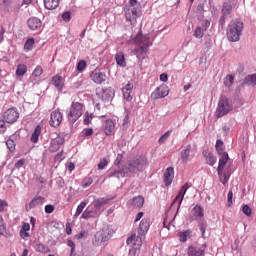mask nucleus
<instances>
[{
  "label": "nucleus",
  "instance_id": "1",
  "mask_svg": "<svg viewBox=\"0 0 256 256\" xmlns=\"http://www.w3.org/2000/svg\"><path fill=\"white\" fill-rule=\"evenodd\" d=\"M216 151L220 157L218 162V168H217L218 177L220 181L224 185H226L227 183H229V179L231 177V167L227 166L225 168V166L229 161V154L225 152V150L223 149V141L221 140L216 141Z\"/></svg>",
  "mask_w": 256,
  "mask_h": 256
},
{
  "label": "nucleus",
  "instance_id": "2",
  "mask_svg": "<svg viewBox=\"0 0 256 256\" xmlns=\"http://www.w3.org/2000/svg\"><path fill=\"white\" fill-rule=\"evenodd\" d=\"M135 41L137 43H140V45L142 46L136 48L134 50V54L140 61H143V59H147V53L149 51L148 49L149 47H151V42L149 41V37L143 36V35H137L135 38Z\"/></svg>",
  "mask_w": 256,
  "mask_h": 256
},
{
  "label": "nucleus",
  "instance_id": "3",
  "mask_svg": "<svg viewBox=\"0 0 256 256\" xmlns=\"http://www.w3.org/2000/svg\"><path fill=\"white\" fill-rule=\"evenodd\" d=\"M241 33H243V22L239 20H234L227 28V37L231 42L239 41L241 37Z\"/></svg>",
  "mask_w": 256,
  "mask_h": 256
},
{
  "label": "nucleus",
  "instance_id": "4",
  "mask_svg": "<svg viewBox=\"0 0 256 256\" xmlns=\"http://www.w3.org/2000/svg\"><path fill=\"white\" fill-rule=\"evenodd\" d=\"M113 233H115V231L111 228V226L104 225L102 229L95 234L93 245L99 246L101 243L109 241V239H111L113 236Z\"/></svg>",
  "mask_w": 256,
  "mask_h": 256
},
{
  "label": "nucleus",
  "instance_id": "5",
  "mask_svg": "<svg viewBox=\"0 0 256 256\" xmlns=\"http://www.w3.org/2000/svg\"><path fill=\"white\" fill-rule=\"evenodd\" d=\"M81 115H83V104L79 102H72L67 115L68 121H70V123H75Z\"/></svg>",
  "mask_w": 256,
  "mask_h": 256
},
{
  "label": "nucleus",
  "instance_id": "6",
  "mask_svg": "<svg viewBox=\"0 0 256 256\" xmlns=\"http://www.w3.org/2000/svg\"><path fill=\"white\" fill-rule=\"evenodd\" d=\"M145 167H147V159L138 157L129 162L128 171L129 173H139V171H143Z\"/></svg>",
  "mask_w": 256,
  "mask_h": 256
},
{
  "label": "nucleus",
  "instance_id": "7",
  "mask_svg": "<svg viewBox=\"0 0 256 256\" xmlns=\"http://www.w3.org/2000/svg\"><path fill=\"white\" fill-rule=\"evenodd\" d=\"M126 21L137 23V18L141 15V8L135 6H126L123 9Z\"/></svg>",
  "mask_w": 256,
  "mask_h": 256
},
{
  "label": "nucleus",
  "instance_id": "8",
  "mask_svg": "<svg viewBox=\"0 0 256 256\" xmlns=\"http://www.w3.org/2000/svg\"><path fill=\"white\" fill-rule=\"evenodd\" d=\"M231 111H233V106L229 103V99L225 96H221L217 107V117H223Z\"/></svg>",
  "mask_w": 256,
  "mask_h": 256
},
{
  "label": "nucleus",
  "instance_id": "9",
  "mask_svg": "<svg viewBox=\"0 0 256 256\" xmlns=\"http://www.w3.org/2000/svg\"><path fill=\"white\" fill-rule=\"evenodd\" d=\"M188 189H189L188 183H186L180 188L178 195L175 197V199L171 204V207H175V205H177V209L181 208V204L183 203V199H185V194L187 193Z\"/></svg>",
  "mask_w": 256,
  "mask_h": 256
},
{
  "label": "nucleus",
  "instance_id": "10",
  "mask_svg": "<svg viewBox=\"0 0 256 256\" xmlns=\"http://www.w3.org/2000/svg\"><path fill=\"white\" fill-rule=\"evenodd\" d=\"M169 95V86L163 84L158 86L152 93H151V99L157 100V99H163L164 97H167Z\"/></svg>",
  "mask_w": 256,
  "mask_h": 256
},
{
  "label": "nucleus",
  "instance_id": "11",
  "mask_svg": "<svg viewBox=\"0 0 256 256\" xmlns=\"http://www.w3.org/2000/svg\"><path fill=\"white\" fill-rule=\"evenodd\" d=\"M207 249V245L203 244L202 246L191 245L187 249L188 256H205V251Z\"/></svg>",
  "mask_w": 256,
  "mask_h": 256
},
{
  "label": "nucleus",
  "instance_id": "12",
  "mask_svg": "<svg viewBox=\"0 0 256 256\" xmlns=\"http://www.w3.org/2000/svg\"><path fill=\"white\" fill-rule=\"evenodd\" d=\"M50 126L51 127H59L61 123H63V113L59 110H54L50 114Z\"/></svg>",
  "mask_w": 256,
  "mask_h": 256
},
{
  "label": "nucleus",
  "instance_id": "13",
  "mask_svg": "<svg viewBox=\"0 0 256 256\" xmlns=\"http://www.w3.org/2000/svg\"><path fill=\"white\" fill-rule=\"evenodd\" d=\"M180 157L182 162L189 163V161L194 157L193 146H191V144L185 146L180 153Z\"/></svg>",
  "mask_w": 256,
  "mask_h": 256
},
{
  "label": "nucleus",
  "instance_id": "14",
  "mask_svg": "<svg viewBox=\"0 0 256 256\" xmlns=\"http://www.w3.org/2000/svg\"><path fill=\"white\" fill-rule=\"evenodd\" d=\"M3 117L6 123H15L19 119V112L15 108H10L5 111Z\"/></svg>",
  "mask_w": 256,
  "mask_h": 256
},
{
  "label": "nucleus",
  "instance_id": "15",
  "mask_svg": "<svg viewBox=\"0 0 256 256\" xmlns=\"http://www.w3.org/2000/svg\"><path fill=\"white\" fill-rule=\"evenodd\" d=\"M63 143H65V138H63V136L58 135L56 138H54L51 143H50V147H49V152L50 153H57V151H59L61 145H63Z\"/></svg>",
  "mask_w": 256,
  "mask_h": 256
},
{
  "label": "nucleus",
  "instance_id": "16",
  "mask_svg": "<svg viewBox=\"0 0 256 256\" xmlns=\"http://www.w3.org/2000/svg\"><path fill=\"white\" fill-rule=\"evenodd\" d=\"M149 227H151V219L143 218L138 228L139 237H144V235L149 231Z\"/></svg>",
  "mask_w": 256,
  "mask_h": 256
},
{
  "label": "nucleus",
  "instance_id": "17",
  "mask_svg": "<svg viewBox=\"0 0 256 256\" xmlns=\"http://www.w3.org/2000/svg\"><path fill=\"white\" fill-rule=\"evenodd\" d=\"M175 179V169L173 167H168L164 172V183L166 187H169Z\"/></svg>",
  "mask_w": 256,
  "mask_h": 256
},
{
  "label": "nucleus",
  "instance_id": "18",
  "mask_svg": "<svg viewBox=\"0 0 256 256\" xmlns=\"http://www.w3.org/2000/svg\"><path fill=\"white\" fill-rule=\"evenodd\" d=\"M105 77H106L105 74H103V72L99 70H95L90 74V78L97 85H102V83H105Z\"/></svg>",
  "mask_w": 256,
  "mask_h": 256
},
{
  "label": "nucleus",
  "instance_id": "19",
  "mask_svg": "<svg viewBox=\"0 0 256 256\" xmlns=\"http://www.w3.org/2000/svg\"><path fill=\"white\" fill-rule=\"evenodd\" d=\"M27 24L31 31H39V29H41V27L43 25L41 20L36 17L28 19Z\"/></svg>",
  "mask_w": 256,
  "mask_h": 256
},
{
  "label": "nucleus",
  "instance_id": "20",
  "mask_svg": "<svg viewBox=\"0 0 256 256\" xmlns=\"http://www.w3.org/2000/svg\"><path fill=\"white\" fill-rule=\"evenodd\" d=\"M104 133L107 136L115 134V122L112 119H107L104 122Z\"/></svg>",
  "mask_w": 256,
  "mask_h": 256
},
{
  "label": "nucleus",
  "instance_id": "21",
  "mask_svg": "<svg viewBox=\"0 0 256 256\" xmlns=\"http://www.w3.org/2000/svg\"><path fill=\"white\" fill-rule=\"evenodd\" d=\"M202 155H203L207 165H210L211 167H213V165H215L217 163V158H215V156L213 155V153H211V151L204 150L202 152Z\"/></svg>",
  "mask_w": 256,
  "mask_h": 256
},
{
  "label": "nucleus",
  "instance_id": "22",
  "mask_svg": "<svg viewBox=\"0 0 256 256\" xmlns=\"http://www.w3.org/2000/svg\"><path fill=\"white\" fill-rule=\"evenodd\" d=\"M132 92H133V83L128 82L125 85V87L122 88L123 97L124 99H126V101H131L133 99V97H131Z\"/></svg>",
  "mask_w": 256,
  "mask_h": 256
},
{
  "label": "nucleus",
  "instance_id": "23",
  "mask_svg": "<svg viewBox=\"0 0 256 256\" xmlns=\"http://www.w3.org/2000/svg\"><path fill=\"white\" fill-rule=\"evenodd\" d=\"M144 204L145 198H143V196L134 197L132 200L129 201V205H131V207H136L137 209H141Z\"/></svg>",
  "mask_w": 256,
  "mask_h": 256
},
{
  "label": "nucleus",
  "instance_id": "24",
  "mask_svg": "<svg viewBox=\"0 0 256 256\" xmlns=\"http://www.w3.org/2000/svg\"><path fill=\"white\" fill-rule=\"evenodd\" d=\"M193 232L191 230H185L178 232V239L180 243H187V240L191 239Z\"/></svg>",
  "mask_w": 256,
  "mask_h": 256
},
{
  "label": "nucleus",
  "instance_id": "25",
  "mask_svg": "<svg viewBox=\"0 0 256 256\" xmlns=\"http://www.w3.org/2000/svg\"><path fill=\"white\" fill-rule=\"evenodd\" d=\"M31 230V225L27 222H24L21 229H20V232H19V235L21 237V239H27L30 237V234H29V231Z\"/></svg>",
  "mask_w": 256,
  "mask_h": 256
},
{
  "label": "nucleus",
  "instance_id": "26",
  "mask_svg": "<svg viewBox=\"0 0 256 256\" xmlns=\"http://www.w3.org/2000/svg\"><path fill=\"white\" fill-rule=\"evenodd\" d=\"M59 3H61V0H44V7L45 9L52 11L53 9H57V7H59Z\"/></svg>",
  "mask_w": 256,
  "mask_h": 256
},
{
  "label": "nucleus",
  "instance_id": "27",
  "mask_svg": "<svg viewBox=\"0 0 256 256\" xmlns=\"http://www.w3.org/2000/svg\"><path fill=\"white\" fill-rule=\"evenodd\" d=\"M92 205L94 207L95 213H97L98 211H101V207L107 205V200L105 198H98L93 201Z\"/></svg>",
  "mask_w": 256,
  "mask_h": 256
},
{
  "label": "nucleus",
  "instance_id": "28",
  "mask_svg": "<svg viewBox=\"0 0 256 256\" xmlns=\"http://www.w3.org/2000/svg\"><path fill=\"white\" fill-rule=\"evenodd\" d=\"M45 203V198L42 196H37L34 199H32L29 203L30 209H35V207H39Z\"/></svg>",
  "mask_w": 256,
  "mask_h": 256
},
{
  "label": "nucleus",
  "instance_id": "29",
  "mask_svg": "<svg viewBox=\"0 0 256 256\" xmlns=\"http://www.w3.org/2000/svg\"><path fill=\"white\" fill-rule=\"evenodd\" d=\"M204 213H203V207L196 205L193 209H192V221L194 219H201V217H203Z\"/></svg>",
  "mask_w": 256,
  "mask_h": 256
},
{
  "label": "nucleus",
  "instance_id": "30",
  "mask_svg": "<svg viewBox=\"0 0 256 256\" xmlns=\"http://www.w3.org/2000/svg\"><path fill=\"white\" fill-rule=\"evenodd\" d=\"M115 59L117 65H119L120 67H127V62L125 61V54H123V52H117Z\"/></svg>",
  "mask_w": 256,
  "mask_h": 256
},
{
  "label": "nucleus",
  "instance_id": "31",
  "mask_svg": "<svg viewBox=\"0 0 256 256\" xmlns=\"http://www.w3.org/2000/svg\"><path fill=\"white\" fill-rule=\"evenodd\" d=\"M52 84L54 85V87H56V89H58V91H63V81L61 79V76L55 75L52 78Z\"/></svg>",
  "mask_w": 256,
  "mask_h": 256
},
{
  "label": "nucleus",
  "instance_id": "32",
  "mask_svg": "<svg viewBox=\"0 0 256 256\" xmlns=\"http://www.w3.org/2000/svg\"><path fill=\"white\" fill-rule=\"evenodd\" d=\"M39 135H41V126H36L34 132L31 136V142L32 143H38L39 142Z\"/></svg>",
  "mask_w": 256,
  "mask_h": 256
},
{
  "label": "nucleus",
  "instance_id": "33",
  "mask_svg": "<svg viewBox=\"0 0 256 256\" xmlns=\"http://www.w3.org/2000/svg\"><path fill=\"white\" fill-rule=\"evenodd\" d=\"M27 73V65L25 64H19L16 69V75L17 77H23Z\"/></svg>",
  "mask_w": 256,
  "mask_h": 256
},
{
  "label": "nucleus",
  "instance_id": "34",
  "mask_svg": "<svg viewBox=\"0 0 256 256\" xmlns=\"http://www.w3.org/2000/svg\"><path fill=\"white\" fill-rule=\"evenodd\" d=\"M245 85H252L255 87L256 85V74L248 75L244 80Z\"/></svg>",
  "mask_w": 256,
  "mask_h": 256
},
{
  "label": "nucleus",
  "instance_id": "35",
  "mask_svg": "<svg viewBox=\"0 0 256 256\" xmlns=\"http://www.w3.org/2000/svg\"><path fill=\"white\" fill-rule=\"evenodd\" d=\"M97 214V212H95V210H90L89 208H87L83 213H82V219H91L92 217H95V215Z\"/></svg>",
  "mask_w": 256,
  "mask_h": 256
},
{
  "label": "nucleus",
  "instance_id": "36",
  "mask_svg": "<svg viewBox=\"0 0 256 256\" xmlns=\"http://www.w3.org/2000/svg\"><path fill=\"white\" fill-rule=\"evenodd\" d=\"M34 45H35V39L34 38H29V39L26 40V42L24 44V49L26 51H32Z\"/></svg>",
  "mask_w": 256,
  "mask_h": 256
},
{
  "label": "nucleus",
  "instance_id": "37",
  "mask_svg": "<svg viewBox=\"0 0 256 256\" xmlns=\"http://www.w3.org/2000/svg\"><path fill=\"white\" fill-rule=\"evenodd\" d=\"M108 177H116L117 179H120V177H125V172L123 170H112Z\"/></svg>",
  "mask_w": 256,
  "mask_h": 256
},
{
  "label": "nucleus",
  "instance_id": "38",
  "mask_svg": "<svg viewBox=\"0 0 256 256\" xmlns=\"http://www.w3.org/2000/svg\"><path fill=\"white\" fill-rule=\"evenodd\" d=\"M203 35H205V30L200 26L196 27L194 30V37H196V39H203Z\"/></svg>",
  "mask_w": 256,
  "mask_h": 256
},
{
  "label": "nucleus",
  "instance_id": "39",
  "mask_svg": "<svg viewBox=\"0 0 256 256\" xmlns=\"http://www.w3.org/2000/svg\"><path fill=\"white\" fill-rule=\"evenodd\" d=\"M139 241V236L137 234H132L126 241L127 245H137Z\"/></svg>",
  "mask_w": 256,
  "mask_h": 256
},
{
  "label": "nucleus",
  "instance_id": "40",
  "mask_svg": "<svg viewBox=\"0 0 256 256\" xmlns=\"http://www.w3.org/2000/svg\"><path fill=\"white\" fill-rule=\"evenodd\" d=\"M232 10H233V7L231 6V3L225 2L222 8L223 15H229Z\"/></svg>",
  "mask_w": 256,
  "mask_h": 256
},
{
  "label": "nucleus",
  "instance_id": "41",
  "mask_svg": "<svg viewBox=\"0 0 256 256\" xmlns=\"http://www.w3.org/2000/svg\"><path fill=\"white\" fill-rule=\"evenodd\" d=\"M85 207H87V202H81L76 209L75 217H79V215L83 213V209H85Z\"/></svg>",
  "mask_w": 256,
  "mask_h": 256
},
{
  "label": "nucleus",
  "instance_id": "42",
  "mask_svg": "<svg viewBox=\"0 0 256 256\" xmlns=\"http://www.w3.org/2000/svg\"><path fill=\"white\" fill-rule=\"evenodd\" d=\"M36 251H38V253H49L51 249H49V247L45 246L44 244L40 243L37 244Z\"/></svg>",
  "mask_w": 256,
  "mask_h": 256
},
{
  "label": "nucleus",
  "instance_id": "43",
  "mask_svg": "<svg viewBox=\"0 0 256 256\" xmlns=\"http://www.w3.org/2000/svg\"><path fill=\"white\" fill-rule=\"evenodd\" d=\"M235 81V77L233 75H228L224 78V85L225 87H231L233 82Z\"/></svg>",
  "mask_w": 256,
  "mask_h": 256
},
{
  "label": "nucleus",
  "instance_id": "44",
  "mask_svg": "<svg viewBox=\"0 0 256 256\" xmlns=\"http://www.w3.org/2000/svg\"><path fill=\"white\" fill-rule=\"evenodd\" d=\"M85 69H87V62H85V60L79 61L77 64V71H79V73H83Z\"/></svg>",
  "mask_w": 256,
  "mask_h": 256
},
{
  "label": "nucleus",
  "instance_id": "45",
  "mask_svg": "<svg viewBox=\"0 0 256 256\" xmlns=\"http://www.w3.org/2000/svg\"><path fill=\"white\" fill-rule=\"evenodd\" d=\"M91 185H93V178H91V177L85 178L82 181L83 189H87V187H91Z\"/></svg>",
  "mask_w": 256,
  "mask_h": 256
},
{
  "label": "nucleus",
  "instance_id": "46",
  "mask_svg": "<svg viewBox=\"0 0 256 256\" xmlns=\"http://www.w3.org/2000/svg\"><path fill=\"white\" fill-rule=\"evenodd\" d=\"M171 136V130H168L165 134H163L159 140L158 143L160 145H162V143H165L167 141V139H169V137Z\"/></svg>",
  "mask_w": 256,
  "mask_h": 256
},
{
  "label": "nucleus",
  "instance_id": "47",
  "mask_svg": "<svg viewBox=\"0 0 256 256\" xmlns=\"http://www.w3.org/2000/svg\"><path fill=\"white\" fill-rule=\"evenodd\" d=\"M41 75H43V67L36 66V68L32 72V77H41Z\"/></svg>",
  "mask_w": 256,
  "mask_h": 256
},
{
  "label": "nucleus",
  "instance_id": "48",
  "mask_svg": "<svg viewBox=\"0 0 256 256\" xmlns=\"http://www.w3.org/2000/svg\"><path fill=\"white\" fill-rule=\"evenodd\" d=\"M107 165H109V160H107V158H103L100 160V162L98 164V169L101 171V170L105 169L107 167Z\"/></svg>",
  "mask_w": 256,
  "mask_h": 256
},
{
  "label": "nucleus",
  "instance_id": "49",
  "mask_svg": "<svg viewBox=\"0 0 256 256\" xmlns=\"http://www.w3.org/2000/svg\"><path fill=\"white\" fill-rule=\"evenodd\" d=\"M6 146L9 149V151H11V153H13V151H15V141H13V139H8L6 141Z\"/></svg>",
  "mask_w": 256,
  "mask_h": 256
},
{
  "label": "nucleus",
  "instance_id": "50",
  "mask_svg": "<svg viewBox=\"0 0 256 256\" xmlns=\"http://www.w3.org/2000/svg\"><path fill=\"white\" fill-rule=\"evenodd\" d=\"M91 119H93V114H90L89 112H86L84 115V125H89L91 123Z\"/></svg>",
  "mask_w": 256,
  "mask_h": 256
},
{
  "label": "nucleus",
  "instance_id": "51",
  "mask_svg": "<svg viewBox=\"0 0 256 256\" xmlns=\"http://www.w3.org/2000/svg\"><path fill=\"white\" fill-rule=\"evenodd\" d=\"M242 211L244 213V215H246L247 217H251V207H249V205H244L242 208Z\"/></svg>",
  "mask_w": 256,
  "mask_h": 256
},
{
  "label": "nucleus",
  "instance_id": "52",
  "mask_svg": "<svg viewBox=\"0 0 256 256\" xmlns=\"http://www.w3.org/2000/svg\"><path fill=\"white\" fill-rule=\"evenodd\" d=\"M67 245L71 249L70 256H73V253H75V242H73V240H68Z\"/></svg>",
  "mask_w": 256,
  "mask_h": 256
},
{
  "label": "nucleus",
  "instance_id": "53",
  "mask_svg": "<svg viewBox=\"0 0 256 256\" xmlns=\"http://www.w3.org/2000/svg\"><path fill=\"white\" fill-rule=\"evenodd\" d=\"M63 159H65V156L63 155V151H61L60 153H58L54 160L56 163H61V161H63Z\"/></svg>",
  "mask_w": 256,
  "mask_h": 256
},
{
  "label": "nucleus",
  "instance_id": "54",
  "mask_svg": "<svg viewBox=\"0 0 256 256\" xmlns=\"http://www.w3.org/2000/svg\"><path fill=\"white\" fill-rule=\"evenodd\" d=\"M201 25H202V29L204 31H207L209 29V27L211 26V22L209 20H203Z\"/></svg>",
  "mask_w": 256,
  "mask_h": 256
},
{
  "label": "nucleus",
  "instance_id": "55",
  "mask_svg": "<svg viewBox=\"0 0 256 256\" xmlns=\"http://www.w3.org/2000/svg\"><path fill=\"white\" fill-rule=\"evenodd\" d=\"M63 21L69 22L71 21V12L67 11L62 14Z\"/></svg>",
  "mask_w": 256,
  "mask_h": 256
},
{
  "label": "nucleus",
  "instance_id": "56",
  "mask_svg": "<svg viewBox=\"0 0 256 256\" xmlns=\"http://www.w3.org/2000/svg\"><path fill=\"white\" fill-rule=\"evenodd\" d=\"M9 203L5 200H0V213H3L5 211V207H8Z\"/></svg>",
  "mask_w": 256,
  "mask_h": 256
},
{
  "label": "nucleus",
  "instance_id": "57",
  "mask_svg": "<svg viewBox=\"0 0 256 256\" xmlns=\"http://www.w3.org/2000/svg\"><path fill=\"white\" fill-rule=\"evenodd\" d=\"M55 211V206L48 204L45 206V213L51 214Z\"/></svg>",
  "mask_w": 256,
  "mask_h": 256
},
{
  "label": "nucleus",
  "instance_id": "58",
  "mask_svg": "<svg viewBox=\"0 0 256 256\" xmlns=\"http://www.w3.org/2000/svg\"><path fill=\"white\" fill-rule=\"evenodd\" d=\"M7 131V126L5 125V120H0V134Z\"/></svg>",
  "mask_w": 256,
  "mask_h": 256
},
{
  "label": "nucleus",
  "instance_id": "59",
  "mask_svg": "<svg viewBox=\"0 0 256 256\" xmlns=\"http://www.w3.org/2000/svg\"><path fill=\"white\" fill-rule=\"evenodd\" d=\"M84 135L85 137H91V135H93V128H85Z\"/></svg>",
  "mask_w": 256,
  "mask_h": 256
},
{
  "label": "nucleus",
  "instance_id": "60",
  "mask_svg": "<svg viewBox=\"0 0 256 256\" xmlns=\"http://www.w3.org/2000/svg\"><path fill=\"white\" fill-rule=\"evenodd\" d=\"M23 165H25V160L24 159H20L15 163V167L16 169H21V167H23Z\"/></svg>",
  "mask_w": 256,
  "mask_h": 256
},
{
  "label": "nucleus",
  "instance_id": "61",
  "mask_svg": "<svg viewBox=\"0 0 256 256\" xmlns=\"http://www.w3.org/2000/svg\"><path fill=\"white\" fill-rule=\"evenodd\" d=\"M233 204V191L228 192V205L229 207Z\"/></svg>",
  "mask_w": 256,
  "mask_h": 256
},
{
  "label": "nucleus",
  "instance_id": "62",
  "mask_svg": "<svg viewBox=\"0 0 256 256\" xmlns=\"http://www.w3.org/2000/svg\"><path fill=\"white\" fill-rule=\"evenodd\" d=\"M160 81H162L163 83H167V81H169V76H167V74L162 73L160 75Z\"/></svg>",
  "mask_w": 256,
  "mask_h": 256
},
{
  "label": "nucleus",
  "instance_id": "63",
  "mask_svg": "<svg viewBox=\"0 0 256 256\" xmlns=\"http://www.w3.org/2000/svg\"><path fill=\"white\" fill-rule=\"evenodd\" d=\"M0 231H5V221L3 220V215L0 214Z\"/></svg>",
  "mask_w": 256,
  "mask_h": 256
},
{
  "label": "nucleus",
  "instance_id": "64",
  "mask_svg": "<svg viewBox=\"0 0 256 256\" xmlns=\"http://www.w3.org/2000/svg\"><path fill=\"white\" fill-rule=\"evenodd\" d=\"M75 237H76V239H83L84 237H87V232L86 231H81Z\"/></svg>",
  "mask_w": 256,
  "mask_h": 256
}]
</instances>
